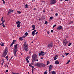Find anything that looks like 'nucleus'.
I'll return each instance as SVG.
<instances>
[{"instance_id":"f257e3e1","label":"nucleus","mask_w":74,"mask_h":74,"mask_svg":"<svg viewBox=\"0 0 74 74\" xmlns=\"http://www.w3.org/2000/svg\"><path fill=\"white\" fill-rule=\"evenodd\" d=\"M18 44H16L14 46V50H13V53L14 56L16 57H17L18 56L16 54L18 51Z\"/></svg>"},{"instance_id":"f03ea898","label":"nucleus","mask_w":74,"mask_h":74,"mask_svg":"<svg viewBox=\"0 0 74 74\" xmlns=\"http://www.w3.org/2000/svg\"><path fill=\"white\" fill-rule=\"evenodd\" d=\"M26 42H25L24 43V46L23 47V49L24 50H25L26 51H29L28 49H27L29 48V46L27 45H26Z\"/></svg>"},{"instance_id":"7ed1b4c3","label":"nucleus","mask_w":74,"mask_h":74,"mask_svg":"<svg viewBox=\"0 0 74 74\" xmlns=\"http://www.w3.org/2000/svg\"><path fill=\"white\" fill-rule=\"evenodd\" d=\"M8 50V49H6L5 50V51L3 53V58H4V57H5L6 55H7V51Z\"/></svg>"},{"instance_id":"20e7f679","label":"nucleus","mask_w":74,"mask_h":74,"mask_svg":"<svg viewBox=\"0 0 74 74\" xmlns=\"http://www.w3.org/2000/svg\"><path fill=\"white\" fill-rule=\"evenodd\" d=\"M69 42V41L66 40H64L63 42L64 46H67V43Z\"/></svg>"},{"instance_id":"39448f33","label":"nucleus","mask_w":74,"mask_h":74,"mask_svg":"<svg viewBox=\"0 0 74 74\" xmlns=\"http://www.w3.org/2000/svg\"><path fill=\"white\" fill-rule=\"evenodd\" d=\"M53 42H51L50 43V44H48L47 46V48H51V47H53Z\"/></svg>"},{"instance_id":"423d86ee","label":"nucleus","mask_w":74,"mask_h":74,"mask_svg":"<svg viewBox=\"0 0 74 74\" xmlns=\"http://www.w3.org/2000/svg\"><path fill=\"white\" fill-rule=\"evenodd\" d=\"M56 3V0H50V4H54Z\"/></svg>"},{"instance_id":"0eeeda50","label":"nucleus","mask_w":74,"mask_h":74,"mask_svg":"<svg viewBox=\"0 0 74 74\" xmlns=\"http://www.w3.org/2000/svg\"><path fill=\"white\" fill-rule=\"evenodd\" d=\"M45 66H46V65L45 64L42 63H40V67H44Z\"/></svg>"},{"instance_id":"6e6552de","label":"nucleus","mask_w":74,"mask_h":74,"mask_svg":"<svg viewBox=\"0 0 74 74\" xmlns=\"http://www.w3.org/2000/svg\"><path fill=\"white\" fill-rule=\"evenodd\" d=\"M44 53V51H41L38 54L39 56H40L41 55H42V56H43V55H45V53L43 54Z\"/></svg>"},{"instance_id":"1a4fd4ad","label":"nucleus","mask_w":74,"mask_h":74,"mask_svg":"<svg viewBox=\"0 0 74 74\" xmlns=\"http://www.w3.org/2000/svg\"><path fill=\"white\" fill-rule=\"evenodd\" d=\"M37 58V55H36V54H34L32 56V58L34 59H36Z\"/></svg>"},{"instance_id":"9d476101","label":"nucleus","mask_w":74,"mask_h":74,"mask_svg":"<svg viewBox=\"0 0 74 74\" xmlns=\"http://www.w3.org/2000/svg\"><path fill=\"white\" fill-rule=\"evenodd\" d=\"M53 69V66L51 65H50L49 66V73H50L51 72V69Z\"/></svg>"},{"instance_id":"9b49d317","label":"nucleus","mask_w":74,"mask_h":74,"mask_svg":"<svg viewBox=\"0 0 74 74\" xmlns=\"http://www.w3.org/2000/svg\"><path fill=\"white\" fill-rule=\"evenodd\" d=\"M35 64L34 66H37V67H40V62H38L36 64Z\"/></svg>"},{"instance_id":"f8f14e48","label":"nucleus","mask_w":74,"mask_h":74,"mask_svg":"<svg viewBox=\"0 0 74 74\" xmlns=\"http://www.w3.org/2000/svg\"><path fill=\"white\" fill-rule=\"evenodd\" d=\"M36 31H37L36 30H35L32 32V36H34V35H36V34H35V33H36Z\"/></svg>"},{"instance_id":"ddd939ff","label":"nucleus","mask_w":74,"mask_h":74,"mask_svg":"<svg viewBox=\"0 0 74 74\" xmlns=\"http://www.w3.org/2000/svg\"><path fill=\"white\" fill-rule=\"evenodd\" d=\"M32 27L33 28L32 30L33 31L34 30H35L36 29V27H35V25H32Z\"/></svg>"},{"instance_id":"4468645a","label":"nucleus","mask_w":74,"mask_h":74,"mask_svg":"<svg viewBox=\"0 0 74 74\" xmlns=\"http://www.w3.org/2000/svg\"><path fill=\"white\" fill-rule=\"evenodd\" d=\"M62 29V26H60L57 28V30H58V29L59 30H61Z\"/></svg>"},{"instance_id":"2eb2a0df","label":"nucleus","mask_w":74,"mask_h":74,"mask_svg":"<svg viewBox=\"0 0 74 74\" xmlns=\"http://www.w3.org/2000/svg\"><path fill=\"white\" fill-rule=\"evenodd\" d=\"M55 64H59V62L58 60H57L56 61H55Z\"/></svg>"},{"instance_id":"dca6fc26","label":"nucleus","mask_w":74,"mask_h":74,"mask_svg":"<svg viewBox=\"0 0 74 74\" xmlns=\"http://www.w3.org/2000/svg\"><path fill=\"white\" fill-rule=\"evenodd\" d=\"M73 22H74V21H70L69 22V23L68 24V25H70V24H71V23H73Z\"/></svg>"},{"instance_id":"f3484780","label":"nucleus","mask_w":74,"mask_h":74,"mask_svg":"<svg viewBox=\"0 0 74 74\" xmlns=\"http://www.w3.org/2000/svg\"><path fill=\"white\" fill-rule=\"evenodd\" d=\"M21 23V22L19 21H18L17 22H16V23L17 25H18V24H20Z\"/></svg>"},{"instance_id":"a211bd4d","label":"nucleus","mask_w":74,"mask_h":74,"mask_svg":"<svg viewBox=\"0 0 74 74\" xmlns=\"http://www.w3.org/2000/svg\"><path fill=\"white\" fill-rule=\"evenodd\" d=\"M9 11H10V12H12V13H13L14 12V11L11 9H9Z\"/></svg>"},{"instance_id":"6ab92c4d","label":"nucleus","mask_w":74,"mask_h":74,"mask_svg":"<svg viewBox=\"0 0 74 74\" xmlns=\"http://www.w3.org/2000/svg\"><path fill=\"white\" fill-rule=\"evenodd\" d=\"M0 45H1V46H2V47H3L4 46V43H3L1 42L0 44Z\"/></svg>"},{"instance_id":"aec40b11","label":"nucleus","mask_w":74,"mask_h":74,"mask_svg":"<svg viewBox=\"0 0 74 74\" xmlns=\"http://www.w3.org/2000/svg\"><path fill=\"white\" fill-rule=\"evenodd\" d=\"M32 62H33L34 63V62H35V59H33V58H32Z\"/></svg>"},{"instance_id":"412c9836","label":"nucleus","mask_w":74,"mask_h":74,"mask_svg":"<svg viewBox=\"0 0 74 74\" xmlns=\"http://www.w3.org/2000/svg\"><path fill=\"white\" fill-rule=\"evenodd\" d=\"M19 39L20 40V41H22V40H23V38L21 37L19 38Z\"/></svg>"},{"instance_id":"4be33fe9","label":"nucleus","mask_w":74,"mask_h":74,"mask_svg":"<svg viewBox=\"0 0 74 74\" xmlns=\"http://www.w3.org/2000/svg\"><path fill=\"white\" fill-rule=\"evenodd\" d=\"M25 6L26 8H28V7H29V5H28L27 4H26L25 5Z\"/></svg>"},{"instance_id":"5701e85b","label":"nucleus","mask_w":74,"mask_h":74,"mask_svg":"<svg viewBox=\"0 0 74 74\" xmlns=\"http://www.w3.org/2000/svg\"><path fill=\"white\" fill-rule=\"evenodd\" d=\"M70 62V60H69V61L66 63V64H69V63Z\"/></svg>"},{"instance_id":"b1692460","label":"nucleus","mask_w":74,"mask_h":74,"mask_svg":"<svg viewBox=\"0 0 74 74\" xmlns=\"http://www.w3.org/2000/svg\"><path fill=\"white\" fill-rule=\"evenodd\" d=\"M20 26H21V24H17V27H20Z\"/></svg>"},{"instance_id":"393cba45","label":"nucleus","mask_w":74,"mask_h":74,"mask_svg":"<svg viewBox=\"0 0 74 74\" xmlns=\"http://www.w3.org/2000/svg\"><path fill=\"white\" fill-rule=\"evenodd\" d=\"M52 74H56V72H55L54 71H53L52 72Z\"/></svg>"},{"instance_id":"a878e982","label":"nucleus","mask_w":74,"mask_h":74,"mask_svg":"<svg viewBox=\"0 0 74 74\" xmlns=\"http://www.w3.org/2000/svg\"><path fill=\"white\" fill-rule=\"evenodd\" d=\"M16 41V40H13V41L12 42V43H13V44H15V43H14V42H15Z\"/></svg>"},{"instance_id":"bb28decb","label":"nucleus","mask_w":74,"mask_h":74,"mask_svg":"<svg viewBox=\"0 0 74 74\" xmlns=\"http://www.w3.org/2000/svg\"><path fill=\"white\" fill-rule=\"evenodd\" d=\"M1 21L2 22V21H4V20L3 19V17H2V18H1Z\"/></svg>"},{"instance_id":"cd10ccee","label":"nucleus","mask_w":74,"mask_h":74,"mask_svg":"<svg viewBox=\"0 0 74 74\" xmlns=\"http://www.w3.org/2000/svg\"><path fill=\"white\" fill-rule=\"evenodd\" d=\"M53 58H54V60H56V59H57V58H56V57L55 56Z\"/></svg>"},{"instance_id":"c85d7f7f","label":"nucleus","mask_w":74,"mask_h":74,"mask_svg":"<svg viewBox=\"0 0 74 74\" xmlns=\"http://www.w3.org/2000/svg\"><path fill=\"white\" fill-rule=\"evenodd\" d=\"M49 61H48L47 62V65L48 64H49Z\"/></svg>"},{"instance_id":"c756f323","label":"nucleus","mask_w":74,"mask_h":74,"mask_svg":"<svg viewBox=\"0 0 74 74\" xmlns=\"http://www.w3.org/2000/svg\"><path fill=\"white\" fill-rule=\"evenodd\" d=\"M25 36H27V35H28V34H29L27 32H26L25 33Z\"/></svg>"},{"instance_id":"7c9ffc66","label":"nucleus","mask_w":74,"mask_h":74,"mask_svg":"<svg viewBox=\"0 0 74 74\" xmlns=\"http://www.w3.org/2000/svg\"><path fill=\"white\" fill-rule=\"evenodd\" d=\"M17 12L18 14H21V12L20 11H17Z\"/></svg>"},{"instance_id":"2f4dec72","label":"nucleus","mask_w":74,"mask_h":74,"mask_svg":"<svg viewBox=\"0 0 74 74\" xmlns=\"http://www.w3.org/2000/svg\"><path fill=\"white\" fill-rule=\"evenodd\" d=\"M69 54V53H65V55H66V56H67V55H68Z\"/></svg>"},{"instance_id":"473e14b6","label":"nucleus","mask_w":74,"mask_h":74,"mask_svg":"<svg viewBox=\"0 0 74 74\" xmlns=\"http://www.w3.org/2000/svg\"><path fill=\"white\" fill-rule=\"evenodd\" d=\"M71 45V43H69V44L68 45V47H70V45Z\"/></svg>"},{"instance_id":"72a5a7b5","label":"nucleus","mask_w":74,"mask_h":74,"mask_svg":"<svg viewBox=\"0 0 74 74\" xmlns=\"http://www.w3.org/2000/svg\"><path fill=\"white\" fill-rule=\"evenodd\" d=\"M13 74H19V73H12Z\"/></svg>"},{"instance_id":"f704fd0d","label":"nucleus","mask_w":74,"mask_h":74,"mask_svg":"<svg viewBox=\"0 0 74 74\" xmlns=\"http://www.w3.org/2000/svg\"><path fill=\"white\" fill-rule=\"evenodd\" d=\"M3 4H5V2L4 1V0H2Z\"/></svg>"},{"instance_id":"c9c22d12","label":"nucleus","mask_w":74,"mask_h":74,"mask_svg":"<svg viewBox=\"0 0 74 74\" xmlns=\"http://www.w3.org/2000/svg\"><path fill=\"white\" fill-rule=\"evenodd\" d=\"M2 23H1V24H3V23H4V22H5V20H4V21H2Z\"/></svg>"},{"instance_id":"e433bc0d","label":"nucleus","mask_w":74,"mask_h":74,"mask_svg":"<svg viewBox=\"0 0 74 74\" xmlns=\"http://www.w3.org/2000/svg\"><path fill=\"white\" fill-rule=\"evenodd\" d=\"M56 26V24L54 25L53 27V28H54V27H55V26Z\"/></svg>"},{"instance_id":"4c0bfd02","label":"nucleus","mask_w":74,"mask_h":74,"mask_svg":"<svg viewBox=\"0 0 74 74\" xmlns=\"http://www.w3.org/2000/svg\"><path fill=\"white\" fill-rule=\"evenodd\" d=\"M53 19V17L52 16L50 17V19Z\"/></svg>"},{"instance_id":"58836bf2","label":"nucleus","mask_w":74,"mask_h":74,"mask_svg":"<svg viewBox=\"0 0 74 74\" xmlns=\"http://www.w3.org/2000/svg\"><path fill=\"white\" fill-rule=\"evenodd\" d=\"M26 37V36L25 35H24L22 37L23 38H25V37Z\"/></svg>"},{"instance_id":"ea45409f","label":"nucleus","mask_w":74,"mask_h":74,"mask_svg":"<svg viewBox=\"0 0 74 74\" xmlns=\"http://www.w3.org/2000/svg\"><path fill=\"white\" fill-rule=\"evenodd\" d=\"M4 60H3V62L1 63V64H2V65H3V64H4Z\"/></svg>"},{"instance_id":"a19ab883","label":"nucleus","mask_w":74,"mask_h":74,"mask_svg":"<svg viewBox=\"0 0 74 74\" xmlns=\"http://www.w3.org/2000/svg\"><path fill=\"white\" fill-rule=\"evenodd\" d=\"M31 51L32 50H30V51H29V54H31Z\"/></svg>"},{"instance_id":"79ce46f5","label":"nucleus","mask_w":74,"mask_h":74,"mask_svg":"<svg viewBox=\"0 0 74 74\" xmlns=\"http://www.w3.org/2000/svg\"><path fill=\"white\" fill-rule=\"evenodd\" d=\"M2 26L3 27H5V25H4V24H3L2 25Z\"/></svg>"},{"instance_id":"37998d69","label":"nucleus","mask_w":74,"mask_h":74,"mask_svg":"<svg viewBox=\"0 0 74 74\" xmlns=\"http://www.w3.org/2000/svg\"><path fill=\"white\" fill-rule=\"evenodd\" d=\"M47 23H48V22L46 21H45V24H47Z\"/></svg>"},{"instance_id":"c03bdc74","label":"nucleus","mask_w":74,"mask_h":74,"mask_svg":"<svg viewBox=\"0 0 74 74\" xmlns=\"http://www.w3.org/2000/svg\"><path fill=\"white\" fill-rule=\"evenodd\" d=\"M33 71H34V69H32V73H33Z\"/></svg>"},{"instance_id":"a18cd8bd","label":"nucleus","mask_w":74,"mask_h":74,"mask_svg":"<svg viewBox=\"0 0 74 74\" xmlns=\"http://www.w3.org/2000/svg\"><path fill=\"white\" fill-rule=\"evenodd\" d=\"M32 70H33V69H34V66H32Z\"/></svg>"},{"instance_id":"49530a36","label":"nucleus","mask_w":74,"mask_h":74,"mask_svg":"<svg viewBox=\"0 0 74 74\" xmlns=\"http://www.w3.org/2000/svg\"><path fill=\"white\" fill-rule=\"evenodd\" d=\"M58 15V14L56 13V16H57Z\"/></svg>"},{"instance_id":"de8ad7c7","label":"nucleus","mask_w":74,"mask_h":74,"mask_svg":"<svg viewBox=\"0 0 74 74\" xmlns=\"http://www.w3.org/2000/svg\"><path fill=\"white\" fill-rule=\"evenodd\" d=\"M47 74V71H45L44 73V74Z\"/></svg>"},{"instance_id":"09e8293b","label":"nucleus","mask_w":74,"mask_h":74,"mask_svg":"<svg viewBox=\"0 0 74 74\" xmlns=\"http://www.w3.org/2000/svg\"><path fill=\"white\" fill-rule=\"evenodd\" d=\"M14 44L12 43L10 45V47H11V46H12Z\"/></svg>"},{"instance_id":"8fccbe9b","label":"nucleus","mask_w":74,"mask_h":74,"mask_svg":"<svg viewBox=\"0 0 74 74\" xmlns=\"http://www.w3.org/2000/svg\"><path fill=\"white\" fill-rule=\"evenodd\" d=\"M4 66H5V67H7V64H5V65H4Z\"/></svg>"},{"instance_id":"3c124183","label":"nucleus","mask_w":74,"mask_h":74,"mask_svg":"<svg viewBox=\"0 0 74 74\" xmlns=\"http://www.w3.org/2000/svg\"><path fill=\"white\" fill-rule=\"evenodd\" d=\"M43 12L44 13L45 12V10H43Z\"/></svg>"},{"instance_id":"603ef678","label":"nucleus","mask_w":74,"mask_h":74,"mask_svg":"<svg viewBox=\"0 0 74 74\" xmlns=\"http://www.w3.org/2000/svg\"><path fill=\"white\" fill-rule=\"evenodd\" d=\"M5 58H8V56H7L6 57H5Z\"/></svg>"},{"instance_id":"864d4df0","label":"nucleus","mask_w":74,"mask_h":74,"mask_svg":"<svg viewBox=\"0 0 74 74\" xmlns=\"http://www.w3.org/2000/svg\"><path fill=\"white\" fill-rule=\"evenodd\" d=\"M51 33H53V30H51Z\"/></svg>"},{"instance_id":"5fc2aeb1","label":"nucleus","mask_w":74,"mask_h":74,"mask_svg":"<svg viewBox=\"0 0 74 74\" xmlns=\"http://www.w3.org/2000/svg\"><path fill=\"white\" fill-rule=\"evenodd\" d=\"M33 64H34V62H32L31 64H32V65H33Z\"/></svg>"},{"instance_id":"6e6d98bb","label":"nucleus","mask_w":74,"mask_h":74,"mask_svg":"<svg viewBox=\"0 0 74 74\" xmlns=\"http://www.w3.org/2000/svg\"><path fill=\"white\" fill-rule=\"evenodd\" d=\"M29 67H32V65H31V64H29Z\"/></svg>"},{"instance_id":"4d7b16f0","label":"nucleus","mask_w":74,"mask_h":74,"mask_svg":"<svg viewBox=\"0 0 74 74\" xmlns=\"http://www.w3.org/2000/svg\"><path fill=\"white\" fill-rule=\"evenodd\" d=\"M6 72H7V73H8V70H7L6 71Z\"/></svg>"},{"instance_id":"13d9d810","label":"nucleus","mask_w":74,"mask_h":74,"mask_svg":"<svg viewBox=\"0 0 74 74\" xmlns=\"http://www.w3.org/2000/svg\"><path fill=\"white\" fill-rule=\"evenodd\" d=\"M47 34H49V32L47 31Z\"/></svg>"},{"instance_id":"bf43d9fd","label":"nucleus","mask_w":74,"mask_h":74,"mask_svg":"<svg viewBox=\"0 0 74 74\" xmlns=\"http://www.w3.org/2000/svg\"><path fill=\"white\" fill-rule=\"evenodd\" d=\"M8 12H9V13H10H10H11L10 12L9 10H8Z\"/></svg>"},{"instance_id":"052dcab7","label":"nucleus","mask_w":74,"mask_h":74,"mask_svg":"<svg viewBox=\"0 0 74 74\" xmlns=\"http://www.w3.org/2000/svg\"><path fill=\"white\" fill-rule=\"evenodd\" d=\"M36 61H38V59H36Z\"/></svg>"},{"instance_id":"680f3d73","label":"nucleus","mask_w":74,"mask_h":74,"mask_svg":"<svg viewBox=\"0 0 74 74\" xmlns=\"http://www.w3.org/2000/svg\"><path fill=\"white\" fill-rule=\"evenodd\" d=\"M13 57H14V56H12V57L10 59V60H11V59H12V58H13Z\"/></svg>"},{"instance_id":"e2e57ef3","label":"nucleus","mask_w":74,"mask_h":74,"mask_svg":"<svg viewBox=\"0 0 74 74\" xmlns=\"http://www.w3.org/2000/svg\"><path fill=\"white\" fill-rule=\"evenodd\" d=\"M36 10V8H34L33 9V10H34V11Z\"/></svg>"},{"instance_id":"0e129e2a","label":"nucleus","mask_w":74,"mask_h":74,"mask_svg":"<svg viewBox=\"0 0 74 74\" xmlns=\"http://www.w3.org/2000/svg\"><path fill=\"white\" fill-rule=\"evenodd\" d=\"M38 33V32H37L36 33H35V34H37Z\"/></svg>"},{"instance_id":"69168bd1","label":"nucleus","mask_w":74,"mask_h":74,"mask_svg":"<svg viewBox=\"0 0 74 74\" xmlns=\"http://www.w3.org/2000/svg\"><path fill=\"white\" fill-rule=\"evenodd\" d=\"M26 61H28V59L27 58H26Z\"/></svg>"},{"instance_id":"338daca9","label":"nucleus","mask_w":74,"mask_h":74,"mask_svg":"<svg viewBox=\"0 0 74 74\" xmlns=\"http://www.w3.org/2000/svg\"><path fill=\"white\" fill-rule=\"evenodd\" d=\"M27 59H29V58H30V57H27Z\"/></svg>"},{"instance_id":"774afa93","label":"nucleus","mask_w":74,"mask_h":74,"mask_svg":"<svg viewBox=\"0 0 74 74\" xmlns=\"http://www.w3.org/2000/svg\"><path fill=\"white\" fill-rule=\"evenodd\" d=\"M42 2H43L44 3H45V1H42Z\"/></svg>"}]
</instances>
